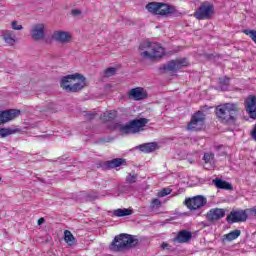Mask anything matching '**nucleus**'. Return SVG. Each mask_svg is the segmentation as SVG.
Wrapping results in <instances>:
<instances>
[{
	"mask_svg": "<svg viewBox=\"0 0 256 256\" xmlns=\"http://www.w3.org/2000/svg\"><path fill=\"white\" fill-rule=\"evenodd\" d=\"M215 115L220 123L224 125H235L239 117V105L235 103H225L216 106Z\"/></svg>",
	"mask_w": 256,
	"mask_h": 256,
	"instance_id": "obj_1",
	"label": "nucleus"
},
{
	"mask_svg": "<svg viewBox=\"0 0 256 256\" xmlns=\"http://www.w3.org/2000/svg\"><path fill=\"white\" fill-rule=\"evenodd\" d=\"M85 85V76L79 73L64 76L60 82L62 89L71 93H77V91H81Z\"/></svg>",
	"mask_w": 256,
	"mask_h": 256,
	"instance_id": "obj_2",
	"label": "nucleus"
},
{
	"mask_svg": "<svg viewBox=\"0 0 256 256\" xmlns=\"http://www.w3.org/2000/svg\"><path fill=\"white\" fill-rule=\"evenodd\" d=\"M139 50L143 59H159L165 55V48L157 42L143 41L140 43Z\"/></svg>",
	"mask_w": 256,
	"mask_h": 256,
	"instance_id": "obj_3",
	"label": "nucleus"
},
{
	"mask_svg": "<svg viewBox=\"0 0 256 256\" xmlns=\"http://www.w3.org/2000/svg\"><path fill=\"white\" fill-rule=\"evenodd\" d=\"M146 9L149 13L160 15V17H169V15H173L177 11L175 6L161 2H150L146 5Z\"/></svg>",
	"mask_w": 256,
	"mask_h": 256,
	"instance_id": "obj_4",
	"label": "nucleus"
},
{
	"mask_svg": "<svg viewBox=\"0 0 256 256\" xmlns=\"http://www.w3.org/2000/svg\"><path fill=\"white\" fill-rule=\"evenodd\" d=\"M134 245H137V239H135V236L120 234L119 236L115 237L110 246V249L112 251H123V249H127V247H133Z\"/></svg>",
	"mask_w": 256,
	"mask_h": 256,
	"instance_id": "obj_5",
	"label": "nucleus"
},
{
	"mask_svg": "<svg viewBox=\"0 0 256 256\" xmlns=\"http://www.w3.org/2000/svg\"><path fill=\"white\" fill-rule=\"evenodd\" d=\"M149 123L147 118H140L136 120H132L130 123L126 125L120 126V131L124 135H132L134 133H139L143 131V127Z\"/></svg>",
	"mask_w": 256,
	"mask_h": 256,
	"instance_id": "obj_6",
	"label": "nucleus"
},
{
	"mask_svg": "<svg viewBox=\"0 0 256 256\" xmlns=\"http://www.w3.org/2000/svg\"><path fill=\"white\" fill-rule=\"evenodd\" d=\"M213 15H215V6L208 1L202 2L194 13V17H196L198 21H209V19H212Z\"/></svg>",
	"mask_w": 256,
	"mask_h": 256,
	"instance_id": "obj_7",
	"label": "nucleus"
},
{
	"mask_svg": "<svg viewBox=\"0 0 256 256\" xmlns=\"http://www.w3.org/2000/svg\"><path fill=\"white\" fill-rule=\"evenodd\" d=\"M187 65H189V61L187 60V58H180L176 60H171L170 62L164 64L162 69L167 73H177L179 69H181L182 67H187Z\"/></svg>",
	"mask_w": 256,
	"mask_h": 256,
	"instance_id": "obj_8",
	"label": "nucleus"
},
{
	"mask_svg": "<svg viewBox=\"0 0 256 256\" xmlns=\"http://www.w3.org/2000/svg\"><path fill=\"white\" fill-rule=\"evenodd\" d=\"M228 223H244L247 221V212L245 210H232L226 217Z\"/></svg>",
	"mask_w": 256,
	"mask_h": 256,
	"instance_id": "obj_9",
	"label": "nucleus"
},
{
	"mask_svg": "<svg viewBox=\"0 0 256 256\" xmlns=\"http://www.w3.org/2000/svg\"><path fill=\"white\" fill-rule=\"evenodd\" d=\"M21 115V110L10 109L6 111L0 112V125H4V123H9V121H13V119H17Z\"/></svg>",
	"mask_w": 256,
	"mask_h": 256,
	"instance_id": "obj_10",
	"label": "nucleus"
},
{
	"mask_svg": "<svg viewBox=\"0 0 256 256\" xmlns=\"http://www.w3.org/2000/svg\"><path fill=\"white\" fill-rule=\"evenodd\" d=\"M246 112L251 119H256V96L249 95L244 101Z\"/></svg>",
	"mask_w": 256,
	"mask_h": 256,
	"instance_id": "obj_11",
	"label": "nucleus"
},
{
	"mask_svg": "<svg viewBox=\"0 0 256 256\" xmlns=\"http://www.w3.org/2000/svg\"><path fill=\"white\" fill-rule=\"evenodd\" d=\"M31 38L34 41H41L45 39V24H35L30 30Z\"/></svg>",
	"mask_w": 256,
	"mask_h": 256,
	"instance_id": "obj_12",
	"label": "nucleus"
},
{
	"mask_svg": "<svg viewBox=\"0 0 256 256\" xmlns=\"http://www.w3.org/2000/svg\"><path fill=\"white\" fill-rule=\"evenodd\" d=\"M223 217H225V209L223 208H212L206 214V219L210 223H215V221H219Z\"/></svg>",
	"mask_w": 256,
	"mask_h": 256,
	"instance_id": "obj_13",
	"label": "nucleus"
},
{
	"mask_svg": "<svg viewBox=\"0 0 256 256\" xmlns=\"http://www.w3.org/2000/svg\"><path fill=\"white\" fill-rule=\"evenodd\" d=\"M205 127V114L201 111L193 115V131H201Z\"/></svg>",
	"mask_w": 256,
	"mask_h": 256,
	"instance_id": "obj_14",
	"label": "nucleus"
},
{
	"mask_svg": "<svg viewBox=\"0 0 256 256\" xmlns=\"http://www.w3.org/2000/svg\"><path fill=\"white\" fill-rule=\"evenodd\" d=\"M128 96L134 101H143V99H147V91L144 88L136 87L128 92Z\"/></svg>",
	"mask_w": 256,
	"mask_h": 256,
	"instance_id": "obj_15",
	"label": "nucleus"
},
{
	"mask_svg": "<svg viewBox=\"0 0 256 256\" xmlns=\"http://www.w3.org/2000/svg\"><path fill=\"white\" fill-rule=\"evenodd\" d=\"M52 39L58 43H70L71 39H73V36L67 31L59 30L52 34Z\"/></svg>",
	"mask_w": 256,
	"mask_h": 256,
	"instance_id": "obj_16",
	"label": "nucleus"
},
{
	"mask_svg": "<svg viewBox=\"0 0 256 256\" xmlns=\"http://www.w3.org/2000/svg\"><path fill=\"white\" fill-rule=\"evenodd\" d=\"M191 237H193V233L187 230H181L172 239V242L173 243H189V241H191Z\"/></svg>",
	"mask_w": 256,
	"mask_h": 256,
	"instance_id": "obj_17",
	"label": "nucleus"
},
{
	"mask_svg": "<svg viewBox=\"0 0 256 256\" xmlns=\"http://www.w3.org/2000/svg\"><path fill=\"white\" fill-rule=\"evenodd\" d=\"M1 37L6 45H9V47H13V45L17 43V35L13 32V30L2 31Z\"/></svg>",
	"mask_w": 256,
	"mask_h": 256,
	"instance_id": "obj_18",
	"label": "nucleus"
},
{
	"mask_svg": "<svg viewBox=\"0 0 256 256\" xmlns=\"http://www.w3.org/2000/svg\"><path fill=\"white\" fill-rule=\"evenodd\" d=\"M212 182L214 183L217 189H224V191H233V185L223 179L216 178L213 179Z\"/></svg>",
	"mask_w": 256,
	"mask_h": 256,
	"instance_id": "obj_19",
	"label": "nucleus"
},
{
	"mask_svg": "<svg viewBox=\"0 0 256 256\" xmlns=\"http://www.w3.org/2000/svg\"><path fill=\"white\" fill-rule=\"evenodd\" d=\"M207 205V198L202 195L193 197V210L201 209V207H205Z\"/></svg>",
	"mask_w": 256,
	"mask_h": 256,
	"instance_id": "obj_20",
	"label": "nucleus"
},
{
	"mask_svg": "<svg viewBox=\"0 0 256 256\" xmlns=\"http://www.w3.org/2000/svg\"><path fill=\"white\" fill-rule=\"evenodd\" d=\"M157 142H150L146 144H141L137 147L142 153H153V151H156L157 149Z\"/></svg>",
	"mask_w": 256,
	"mask_h": 256,
	"instance_id": "obj_21",
	"label": "nucleus"
},
{
	"mask_svg": "<svg viewBox=\"0 0 256 256\" xmlns=\"http://www.w3.org/2000/svg\"><path fill=\"white\" fill-rule=\"evenodd\" d=\"M112 215L114 217H129V215H133V209L131 208H118L113 210Z\"/></svg>",
	"mask_w": 256,
	"mask_h": 256,
	"instance_id": "obj_22",
	"label": "nucleus"
},
{
	"mask_svg": "<svg viewBox=\"0 0 256 256\" xmlns=\"http://www.w3.org/2000/svg\"><path fill=\"white\" fill-rule=\"evenodd\" d=\"M117 117V111L111 110L109 112H105L103 115H101L100 119L104 123H107L108 121H113Z\"/></svg>",
	"mask_w": 256,
	"mask_h": 256,
	"instance_id": "obj_23",
	"label": "nucleus"
},
{
	"mask_svg": "<svg viewBox=\"0 0 256 256\" xmlns=\"http://www.w3.org/2000/svg\"><path fill=\"white\" fill-rule=\"evenodd\" d=\"M64 241L69 245V247H73L75 245V236L69 230L64 231Z\"/></svg>",
	"mask_w": 256,
	"mask_h": 256,
	"instance_id": "obj_24",
	"label": "nucleus"
},
{
	"mask_svg": "<svg viewBox=\"0 0 256 256\" xmlns=\"http://www.w3.org/2000/svg\"><path fill=\"white\" fill-rule=\"evenodd\" d=\"M121 165H123V159L121 158H116L106 163L108 169H115L116 167H121Z\"/></svg>",
	"mask_w": 256,
	"mask_h": 256,
	"instance_id": "obj_25",
	"label": "nucleus"
},
{
	"mask_svg": "<svg viewBox=\"0 0 256 256\" xmlns=\"http://www.w3.org/2000/svg\"><path fill=\"white\" fill-rule=\"evenodd\" d=\"M240 236H241V230H234L224 235L227 241H235V239H237Z\"/></svg>",
	"mask_w": 256,
	"mask_h": 256,
	"instance_id": "obj_26",
	"label": "nucleus"
},
{
	"mask_svg": "<svg viewBox=\"0 0 256 256\" xmlns=\"http://www.w3.org/2000/svg\"><path fill=\"white\" fill-rule=\"evenodd\" d=\"M150 209L154 213H159V209H161V200L160 199H153L150 203Z\"/></svg>",
	"mask_w": 256,
	"mask_h": 256,
	"instance_id": "obj_27",
	"label": "nucleus"
},
{
	"mask_svg": "<svg viewBox=\"0 0 256 256\" xmlns=\"http://www.w3.org/2000/svg\"><path fill=\"white\" fill-rule=\"evenodd\" d=\"M15 130H11L10 128H0V137L5 138L9 137V135H13Z\"/></svg>",
	"mask_w": 256,
	"mask_h": 256,
	"instance_id": "obj_28",
	"label": "nucleus"
},
{
	"mask_svg": "<svg viewBox=\"0 0 256 256\" xmlns=\"http://www.w3.org/2000/svg\"><path fill=\"white\" fill-rule=\"evenodd\" d=\"M245 35H248L250 39L256 44V30H243Z\"/></svg>",
	"mask_w": 256,
	"mask_h": 256,
	"instance_id": "obj_29",
	"label": "nucleus"
},
{
	"mask_svg": "<svg viewBox=\"0 0 256 256\" xmlns=\"http://www.w3.org/2000/svg\"><path fill=\"white\" fill-rule=\"evenodd\" d=\"M213 159H215V154L212 152L205 153L203 156V160L205 163H210L211 161H213Z\"/></svg>",
	"mask_w": 256,
	"mask_h": 256,
	"instance_id": "obj_30",
	"label": "nucleus"
},
{
	"mask_svg": "<svg viewBox=\"0 0 256 256\" xmlns=\"http://www.w3.org/2000/svg\"><path fill=\"white\" fill-rule=\"evenodd\" d=\"M167 195H171L170 188H163L157 193V197H167Z\"/></svg>",
	"mask_w": 256,
	"mask_h": 256,
	"instance_id": "obj_31",
	"label": "nucleus"
},
{
	"mask_svg": "<svg viewBox=\"0 0 256 256\" xmlns=\"http://www.w3.org/2000/svg\"><path fill=\"white\" fill-rule=\"evenodd\" d=\"M11 28L14 31H21V29H23V25H21V23H19L18 21H12Z\"/></svg>",
	"mask_w": 256,
	"mask_h": 256,
	"instance_id": "obj_32",
	"label": "nucleus"
},
{
	"mask_svg": "<svg viewBox=\"0 0 256 256\" xmlns=\"http://www.w3.org/2000/svg\"><path fill=\"white\" fill-rule=\"evenodd\" d=\"M117 69L115 68H108L105 70L104 75L105 77H113V75L116 73Z\"/></svg>",
	"mask_w": 256,
	"mask_h": 256,
	"instance_id": "obj_33",
	"label": "nucleus"
},
{
	"mask_svg": "<svg viewBox=\"0 0 256 256\" xmlns=\"http://www.w3.org/2000/svg\"><path fill=\"white\" fill-rule=\"evenodd\" d=\"M184 205H186L190 211H193V198H186Z\"/></svg>",
	"mask_w": 256,
	"mask_h": 256,
	"instance_id": "obj_34",
	"label": "nucleus"
},
{
	"mask_svg": "<svg viewBox=\"0 0 256 256\" xmlns=\"http://www.w3.org/2000/svg\"><path fill=\"white\" fill-rule=\"evenodd\" d=\"M126 180L128 183H135V181H137V176L129 174Z\"/></svg>",
	"mask_w": 256,
	"mask_h": 256,
	"instance_id": "obj_35",
	"label": "nucleus"
},
{
	"mask_svg": "<svg viewBox=\"0 0 256 256\" xmlns=\"http://www.w3.org/2000/svg\"><path fill=\"white\" fill-rule=\"evenodd\" d=\"M229 77L225 76L223 78H219V83H221V85H229Z\"/></svg>",
	"mask_w": 256,
	"mask_h": 256,
	"instance_id": "obj_36",
	"label": "nucleus"
},
{
	"mask_svg": "<svg viewBox=\"0 0 256 256\" xmlns=\"http://www.w3.org/2000/svg\"><path fill=\"white\" fill-rule=\"evenodd\" d=\"M71 13H72L73 17H77L81 14V10L74 9V10H72Z\"/></svg>",
	"mask_w": 256,
	"mask_h": 256,
	"instance_id": "obj_37",
	"label": "nucleus"
},
{
	"mask_svg": "<svg viewBox=\"0 0 256 256\" xmlns=\"http://www.w3.org/2000/svg\"><path fill=\"white\" fill-rule=\"evenodd\" d=\"M187 130L188 131H192L193 130V118H191L190 122L188 123Z\"/></svg>",
	"mask_w": 256,
	"mask_h": 256,
	"instance_id": "obj_38",
	"label": "nucleus"
},
{
	"mask_svg": "<svg viewBox=\"0 0 256 256\" xmlns=\"http://www.w3.org/2000/svg\"><path fill=\"white\" fill-rule=\"evenodd\" d=\"M161 247H162V249H169V243L163 242Z\"/></svg>",
	"mask_w": 256,
	"mask_h": 256,
	"instance_id": "obj_39",
	"label": "nucleus"
},
{
	"mask_svg": "<svg viewBox=\"0 0 256 256\" xmlns=\"http://www.w3.org/2000/svg\"><path fill=\"white\" fill-rule=\"evenodd\" d=\"M43 223H45V219L44 218H39L38 219V225H43Z\"/></svg>",
	"mask_w": 256,
	"mask_h": 256,
	"instance_id": "obj_40",
	"label": "nucleus"
},
{
	"mask_svg": "<svg viewBox=\"0 0 256 256\" xmlns=\"http://www.w3.org/2000/svg\"><path fill=\"white\" fill-rule=\"evenodd\" d=\"M252 213L254 214V215H256V206L254 207V208H252Z\"/></svg>",
	"mask_w": 256,
	"mask_h": 256,
	"instance_id": "obj_41",
	"label": "nucleus"
}]
</instances>
